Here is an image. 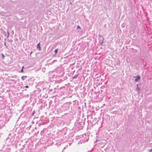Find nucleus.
I'll return each instance as SVG.
<instances>
[{"instance_id": "2", "label": "nucleus", "mask_w": 152, "mask_h": 152, "mask_svg": "<svg viewBox=\"0 0 152 152\" xmlns=\"http://www.w3.org/2000/svg\"><path fill=\"white\" fill-rule=\"evenodd\" d=\"M37 49H39V50L40 49V42L37 45Z\"/></svg>"}, {"instance_id": "9", "label": "nucleus", "mask_w": 152, "mask_h": 152, "mask_svg": "<svg viewBox=\"0 0 152 152\" xmlns=\"http://www.w3.org/2000/svg\"><path fill=\"white\" fill-rule=\"evenodd\" d=\"M7 34H8V36H7V37H8L9 36V32L8 31L7 32Z\"/></svg>"}, {"instance_id": "12", "label": "nucleus", "mask_w": 152, "mask_h": 152, "mask_svg": "<svg viewBox=\"0 0 152 152\" xmlns=\"http://www.w3.org/2000/svg\"><path fill=\"white\" fill-rule=\"evenodd\" d=\"M25 77V76H22V79H23V80H24V79H23V77Z\"/></svg>"}, {"instance_id": "14", "label": "nucleus", "mask_w": 152, "mask_h": 152, "mask_svg": "<svg viewBox=\"0 0 152 152\" xmlns=\"http://www.w3.org/2000/svg\"><path fill=\"white\" fill-rule=\"evenodd\" d=\"M152 151V149H151V150H150V152H151V151Z\"/></svg>"}, {"instance_id": "6", "label": "nucleus", "mask_w": 152, "mask_h": 152, "mask_svg": "<svg viewBox=\"0 0 152 152\" xmlns=\"http://www.w3.org/2000/svg\"><path fill=\"white\" fill-rule=\"evenodd\" d=\"M4 45L5 46H6V48H7V46L6 44V41H5L4 42Z\"/></svg>"}, {"instance_id": "5", "label": "nucleus", "mask_w": 152, "mask_h": 152, "mask_svg": "<svg viewBox=\"0 0 152 152\" xmlns=\"http://www.w3.org/2000/svg\"><path fill=\"white\" fill-rule=\"evenodd\" d=\"M80 26H79V25H77V29H80Z\"/></svg>"}, {"instance_id": "11", "label": "nucleus", "mask_w": 152, "mask_h": 152, "mask_svg": "<svg viewBox=\"0 0 152 152\" xmlns=\"http://www.w3.org/2000/svg\"><path fill=\"white\" fill-rule=\"evenodd\" d=\"M22 69H23V68H24V66H22Z\"/></svg>"}, {"instance_id": "13", "label": "nucleus", "mask_w": 152, "mask_h": 152, "mask_svg": "<svg viewBox=\"0 0 152 152\" xmlns=\"http://www.w3.org/2000/svg\"><path fill=\"white\" fill-rule=\"evenodd\" d=\"M32 51H31L30 53V55L32 54Z\"/></svg>"}, {"instance_id": "4", "label": "nucleus", "mask_w": 152, "mask_h": 152, "mask_svg": "<svg viewBox=\"0 0 152 152\" xmlns=\"http://www.w3.org/2000/svg\"><path fill=\"white\" fill-rule=\"evenodd\" d=\"M77 77V75H75L73 77V78L74 79L76 78Z\"/></svg>"}, {"instance_id": "7", "label": "nucleus", "mask_w": 152, "mask_h": 152, "mask_svg": "<svg viewBox=\"0 0 152 152\" xmlns=\"http://www.w3.org/2000/svg\"><path fill=\"white\" fill-rule=\"evenodd\" d=\"M20 72H23V69H21V70H20Z\"/></svg>"}, {"instance_id": "10", "label": "nucleus", "mask_w": 152, "mask_h": 152, "mask_svg": "<svg viewBox=\"0 0 152 152\" xmlns=\"http://www.w3.org/2000/svg\"><path fill=\"white\" fill-rule=\"evenodd\" d=\"M2 56L3 57H4V56L3 54H2Z\"/></svg>"}, {"instance_id": "15", "label": "nucleus", "mask_w": 152, "mask_h": 152, "mask_svg": "<svg viewBox=\"0 0 152 152\" xmlns=\"http://www.w3.org/2000/svg\"><path fill=\"white\" fill-rule=\"evenodd\" d=\"M138 90H139V91L140 90V88H138Z\"/></svg>"}, {"instance_id": "3", "label": "nucleus", "mask_w": 152, "mask_h": 152, "mask_svg": "<svg viewBox=\"0 0 152 152\" xmlns=\"http://www.w3.org/2000/svg\"><path fill=\"white\" fill-rule=\"evenodd\" d=\"M58 50V49H57L55 50L54 52H55V54H57V53Z\"/></svg>"}, {"instance_id": "8", "label": "nucleus", "mask_w": 152, "mask_h": 152, "mask_svg": "<svg viewBox=\"0 0 152 152\" xmlns=\"http://www.w3.org/2000/svg\"><path fill=\"white\" fill-rule=\"evenodd\" d=\"M25 87L26 88H28V86H25Z\"/></svg>"}, {"instance_id": "16", "label": "nucleus", "mask_w": 152, "mask_h": 152, "mask_svg": "<svg viewBox=\"0 0 152 152\" xmlns=\"http://www.w3.org/2000/svg\"><path fill=\"white\" fill-rule=\"evenodd\" d=\"M138 90H139V91L140 90V88H138Z\"/></svg>"}, {"instance_id": "1", "label": "nucleus", "mask_w": 152, "mask_h": 152, "mask_svg": "<svg viewBox=\"0 0 152 152\" xmlns=\"http://www.w3.org/2000/svg\"><path fill=\"white\" fill-rule=\"evenodd\" d=\"M140 77L139 76H137L136 77V78L135 79V81L136 82H137L140 80Z\"/></svg>"}]
</instances>
